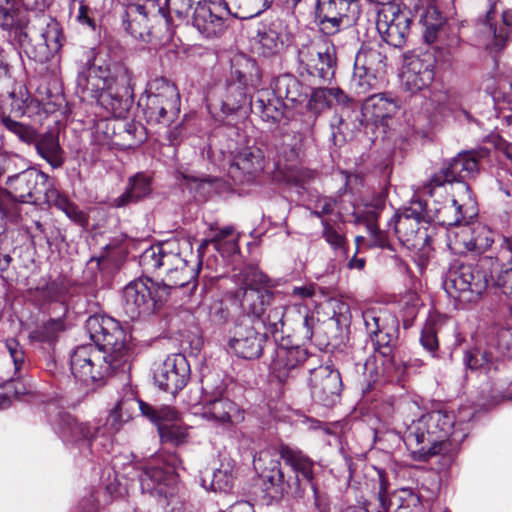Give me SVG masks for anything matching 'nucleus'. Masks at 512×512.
<instances>
[{
    "label": "nucleus",
    "instance_id": "29",
    "mask_svg": "<svg viewBox=\"0 0 512 512\" xmlns=\"http://www.w3.org/2000/svg\"><path fill=\"white\" fill-rule=\"evenodd\" d=\"M202 416L220 424L238 423L243 419L238 406L228 398H215L203 406Z\"/></svg>",
    "mask_w": 512,
    "mask_h": 512
},
{
    "label": "nucleus",
    "instance_id": "43",
    "mask_svg": "<svg viewBox=\"0 0 512 512\" xmlns=\"http://www.w3.org/2000/svg\"><path fill=\"white\" fill-rule=\"evenodd\" d=\"M374 352L383 357L384 370L387 373L391 372L393 366V350L395 347V337L383 329L371 337Z\"/></svg>",
    "mask_w": 512,
    "mask_h": 512
},
{
    "label": "nucleus",
    "instance_id": "22",
    "mask_svg": "<svg viewBox=\"0 0 512 512\" xmlns=\"http://www.w3.org/2000/svg\"><path fill=\"white\" fill-rule=\"evenodd\" d=\"M280 458L284 463L292 468L296 474V479L292 485L295 492H301L304 488L301 487V480L305 481L317 496L318 488L314 482V462L302 451L282 445L279 450Z\"/></svg>",
    "mask_w": 512,
    "mask_h": 512
},
{
    "label": "nucleus",
    "instance_id": "44",
    "mask_svg": "<svg viewBox=\"0 0 512 512\" xmlns=\"http://www.w3.org/2000/svg\"><path fill=\"white\" fill-rule=\"evenodd\" d=\"M317 4L334 7V12L347 21V26L353 24L361 12L359 0H317Z\"/></svg>",
    "mask_w": 512,
    "mask_h": 512
},
{
    "label": "nucleus",
    "instance_id": "11",
    "mask_svg": "<svg viewBox=\"0 0 512 512\" xmlns=\"http://www.w3.org/2000/svg\"><path fill=\"white\" fill-rule=\"evenodd\" d=\"M160 269L165 273V279L159 283L168 288L169 295L172 290L185 286L189 287L190 293L196 289L198 268L189 265V260L181 255L177 243L163 244Z\"/></svg>",
    "mask_w": 512,
    "mask_h": 512
},
{
    "label": "nucleus",
    "instance_id": "30",
    "mask_svg": "<svg viewBox=\"0 0 512 512\" xmlns=\"http://www.w3.org/2000/svg\"><path fill=\"white\" fill-rule=\"evenodd\" d=\"M434 69L431 59L414 58L409 63V70L405 73V86L415 93L428 87L434 79Z\"/></svg>",
    "mask_w": 512,
    "mask_h": 512
},
{
    "label": "nucleus",
    "instance_id": "20",
    "mask_svg": "<svg viewBox=\"0 0 512 512\" xmlns=\"http://www.w3.org/2000/svg\"><path fill=\"white\" fill-rule=\"evenodd\" d=\"M189 375L185 356L173 354L155 369L154 380L160 389L174 395L186 385Z\"/></svg>",
    "mask_w": 512,
    "mask_h": 512
},
{
    "label": "nucleus",
    "instance_id": "3",
    "mask_svg": "<svg viewBox=\"0 0 512 512\" xmlns=\"http://www.w3.org/2000/svg\"><path fill=\"white\" fill-rule=\"evenodd\" d=\"M0 26L4 30L15 28L21 44L32 48L30 57L36 61L47 59L61 47L60 24L49 15L35 12L22 25L15 17L14 0H0Z\"/></svg>",
    "mask_w": 512,
    "mask_h": 512
},
{
    "label": "nucleus",
    "instance_id": "1",
    "mask_svg": "<svg viewBox=\"0 0 512 512\" xmlns=\"http://www.w3.org/2000/svg\"><path fill=\"white\" fill-rule=\"evenodd\" d=\"M86 328L93 343L75 348L70 356V369L89 391L114 373L129 371L134 350L129 336L111 317L91 316Z\"/></svg>",
    "mask_w": 512,
    "mask_h": 512
},
{
    "label": "nucleus",
    "instance_id": "31",
    "mask_svg": "<svg viewBox=\"0 0 512 512\" xmlns=\"http://www.w3.org/2000/svg\"><path fill=\"white\" fill-rule=\"evenodd\" d=\"M476 216V209L473 204L467 206L460 204L458 200L452 199L449 204L437 210L439 223L445 226H459L461 229L468 225L470 220Z\"/></svg>",
    "mask_w": 512,
    "mask_h": 512
},
{
    "label": "nucleus",
    "instance_id": "56",
    "mask_svg": "<svg viewBox=\"0 0 512 512\" xmlns=\"http://www.w3.org/2000/svg\"><path fill=\"white\" fill-rule=\"evenodd\" d=\"M502 19L505 27H500L499 30H494V45L498 50L504 48L508 39V28L512 26V10L503 12Z\"/></svg>",
    "mask_w": 512,
    "mask_h": 512
},
{
    "label": "nucleus",
    "instance_id": "38",
    "mask_svg": "<svg viewBox=\"0 0 512 512\" xmlns=\"http://www.w3.org/2000/svg\"><path fill=\"white\" fill-rule=\"evenodd\" d=\"M364 110L375 120H384L393 116L398 110L396 100L383 93L369 96L364 102Z\"/></svg>",
    "mask_w": 512,
    "mask_h": 512
},
{
    "label": "nucleus",
    "instance_id": "39",
    "mask_svg": "<svg viewBox=\"0 0 512 512\" xmlns=\"http://www.w3.org/2000/svg\"><path fill=\"white\" fill-rule=\"evenodd\" d=\"M38 154L45 159L52 168L57 169L63 165L64 158L59 145L58 137L52 133L41 135L35 143Z\"/></svg>",
    "mask_w": 512,
    "mask_h": 512
},
{
    "label": "nucleus",
    "instance_id": "58",
    "mask_svg": "<svg viewBox=\"0 0 512 512\" xmlns=\"http://www.w3.org/2000/svg\"><path fill=\"white\" fill-rule=\"evenodd\" d=\"M431 424H436L442 439H446L453 426V419L447 413L441 411L432 412Z\"/></svg>",
    "mask_w": 512,
    "mask_h": 512
},
{
    "label": "nucleus",
    "instance_id": "2",
    "mask_svg": "<svg viewBox=\"0 0 512 512\" xmlns=\"http://www.w3.org/2000/svg\"><path fill=\"white\" fill-rule=\"evenodd\" d=\"M76 93L82 100H95L116 117H122L133 103L132 76L122 64L112 67L102 61L94 48L81 53Z\"/></svg>",
    "mask_w": 512,
    "mask_h": 512
},
{
    "label": "nucleus",
    "instance_id": "27",
    "mask_svg": "<svg viewBox=\"0 0 512 512\" xmlns=\"http://www.w3.org/2000/svg\"><path fill=\"white\" fill-rule=\"evenodd\" d=\"M308 358L306 349L299 346L284 347L276 349L275 356L270 364L271 373L280 381L284 382L291 371L304 363Z\"/></svg>",
    "mask_w": 512,
    "mask_h": 512
},
{
    "label": "nucleus",
    "instance_id": "55",
    "mask_svg": "<svg viewBox=\"0 0 512 512\" xmlns=\"http://www.w3.org/2000/svg\"><path fill=\"white\" fill-rule=\"evenodd\" d=\"M230 3L237 5L239 8L246 9L250 16L258 15L265 11L273 2V0H228Z\"/></svg>",
    "mask_w": 512,
    "mask_h": 512
},
{
    "label": "nucleus",
    "instance_id": "41",
    "mask_svg": "<svg viewBox=\"0 0 512 512\" xmlns=\"http://www.w3.org/2000/svg\"><path fill=\"white\" fill-rule=\"evenodd\" d=\"M315 22L319 26V29L326 35H334L338 33L343 26H347V21L334 12V7H322L318 4H316Z\"/></svg>",
    "mask_w": 512,
    "mask_h": 512
},
{
    "label": "nucleus",
    "instance_id": "51",
    "mask_svg": "<svg viewBox=\"0 0 512 512\" xmlns=\"http://www.w3.org/2000/svg\"><path fill=\"white\" fill-rule=\"evenodd\" d=\"M300 138L285 133L281 142L276 144V150L279 158L286 162H294L298 158Z\"/></svg>",
    "mask_w": 512,
    "mask_h": 512
},
{
    "label": "nucleus",
    "instance_id": "9",
    "mask_svg": "<svg viewBox=\"0 0 512 512\" xmlns=\"http://www.w3.org/2000/svg\"><path fill=\"white\" fill-rule=\"evenodd\" d=\"M386 71V55L379 46L364 45L355 57L351 87L358 95L378 87Z\"/></svg>",
    "mask_w": 512,
    "mask_h": 512
},
{
    "label": "nucleus",
    "instance_id": "50",
    "mask_svg": "<svg viewBox=\"0 0 512 512\" xmlns=\"http://www.w3.org/2000/svg\"><path fill=\"white\" fill-rule=\"evenodd\" d=\"M158 432L162 443L179 446L187 442L188 432L187 429L176 425L166 424L162 422L158 427Z\"/></svg>",
    "mask_w": 512,
    "mask_h": 512
},
{
    "label": "nucleus",
    "instance_id": "19",
    "mask_svg": "<svg viewBox=\"0 0 512 512\" xmlns=\"http://www.w3.org/2000/svg\"><path fill=\"white\" fill-rule=\"evenodd\" d=\"M299 61L309 75L323 82L330 81L336 71V48L332 44L324 47H303L299 50Z\"/></svg>",
    "mask_w": 512,
    "mask_h": 512
},
{
    "label": "nucleus",
    "instance_id": "64",
    "mask_svg": "<svg viewBox=\"0 0 512 512\" xmlns=\"http://www.w3.org/2000/svg\"><path fill=\"white\" fill-rule=\"evenodd\" d=\"M229 317V309L222 302H217L211 307L210 318L215 324L222 325L228 321Z\"/></svg>",
    "mask_w": 512,
    "mask_h": 512
},
{
    "label": "nucleus",
    "instance_id": "5",
    "mask_svg": "<svg viewBox=\"0 0 512 512\" xmlns=\"http://www.w3.org/2000/svg\"><path fill=\"white\" fill-rule=\"evenodd\" d=\"M123 23L131 36L154 46L162 45L171 38L167 21L145 4L128 5Z\"/></svg>",
    "mask_w": 512,
    "mask_h": 512
},
{
    "label": "nucleus",
    "instance_id": "10",
    "mask_svg": "<svg viewBox=\"0 0 512 512\" xmlns=\"http://www.w3.org/2000/svg\"><path fill=\"white\" fill-rule=\"evenodd\" d=\"M144 114L149 122L169 123L180 111V98L176 86L164 78L149 84Z\"/></svg>",
    "mask_w": 512,
    "mask_h": 512
},
{
    "label": "nucleus",
    "instance_id": "49",
    "mask_svg": "<svg viewBox=\"0 0 512 512\" xmlns=\"http://www.w3.org/2000/svg\"><path fill=\"white\" fill-rule=\"evenodd\" d=\"M64 331V323L60 319H51L31 332L30 338L39 342L54 343L58 335Z\"/></svg>",
    "mask_w": 512,
    "mask_h": 512
},
{
    "label": "nucleus",
    "instance_id": "57",
    "mask_svg": "<svg viewBox=\"0 0 512 512\" xmlns=\"http://www.w3.org/2000/svg\"><path fill=\"white\" fill-rule=\"evenodd\" d=\"M5 346L13 360L15 373H19L24 362H25V354L20 346L19 342L16 339H8L5 343Z\"/></svg>",
    "mask_w": 512,
    "mask_h": 512
},
{
    "label": "nucleus",
    "instance_id": "37",
    "mask_svg": "<svg viewBox=\"0 0 512 512\" xmlns=\"http://www.w3.org/2000/svg\"><path fill=\"white\" fill-rule=\"evenodd\" d=\"M345 104L348 97L340 88H317L311 93L308 108L315 114H320L330 108L333 103Z\"/></svg>",
    "mask_w": 512,
    "mask_h": 512
},
{
    "label": "nucleus",
    "instance_id": "53",
    "mask_svg": "<svg viewBox=\"0 0 512 512\" xmlns=\"http://www.w3.org/2000/svg\"><path fill=\"white\" fill-rule=\"evenodd\" d=\"M420 342L423 348L431 353L438 349L437 326L434 322H427L424 325L421 331Z\"/></svg>",
    "mask_w": 512,
    "mask_h": 512
},
{
    "label": "nucleus",
    "instance_id": "7",
    "mask_svg": "<svg viewBox=\"0 0 512 512\" xmlns=\"http://www.w3.org/2000/svg\"><path fill=\"white\" fill-rule=\"evenodd\" d=\"M242 286L237 290L236 297L240 300L243 318L260 319L271 306L273 293L267 289L268 277L254 267H247L239 274Z\"/></svg>",
    "mask_w": 512,
    "mask_h": 512
},
{
    "label": "nucleus",
    "instance_id": "4",
    "mask_svg": "<svg viewBox=\"0 0 512 512\" xmlns=\"http://www.w3.org/2000/svg\"><path fill=\"white\" fill-rule=\"evenodd\" d=\"M169 297L168 288L150 278L129 282L122 291L121 309L127 319L134 321L155 314Z\"/></svg>",
    "mask_w": 512,
    "mask_h": 512
},
{
    "label": "nucleus",
    "instance_id": "16",
    "mask_svg": "<svg viewBox=\"0 0 512 512\" xmlns=\"http://www.w3.org/2000/svg\"><path fill=\"white\" fill-rule=\"evenodd\" d=\"M139 481L142 492L168 498L174 494L177 474L169 462L154 459L144 467Z\"/></svg>",
    "mask_w": 512,
    "mask_h": 512
},
{
    "label": "nucleus",
    "instance_id": "14",
    "mask_svg": "<svg viewBox=\"0 0 512 512\" xmlns=\"http://www.w3.org/2000/svg\"><path fill=\"white\" fill-rule=\"evenodd\" d=\"M410 11L397 6H383L377 10L376 28L390 46L402 48L410 33Z\"/></svg>",
    "mask_w": 512,
    "mask_h": 512
},
{
    "label": "nucleus",
    "instance_id": "47",
    "mask_svg": "<svg viewBox=\"0 0 512 512\" xmlns=\"http://www.w3.org/2000/svg\"><path fill=\"white\" fill-rule=\"evenodd\" d=\"M137 409L141 414L156 424L158 427L162 422L173 421L177 418V412L169 406L154 407L147 402L137 399Z\"/></svg>",
    "mask_w": 512,
    "mask_h": 512
},
{
    "label": "nucleus",
    "instance_id": "33",
    "mask_svg": "<svg viewBox=\"0 0 512 512\" xmlns=\"http://www.w3.org/2000/svg\"><path fill=\"white\" fill-rule=\"evenodd\" d=\"M152 192L151 178L144 173L130 177L124 193L113 200V206L120 208L148 197Z\"/></svg>",
    "mask_w": 512,
    "mask_h": 512
},
{
    "label": "nucleus",
    "instance_id": "28",
    "mask_svg": "<svg viewBox=\"0 0 512 512\" xmlns=\"http://www.w3.org/2000/svg\"><path fill=\"white\" fill-rule=\"evenodd\" d=\"M251 110L264 121L280 122L284 116V104L269 89L258 90L250 100Z\"/></svg>",
    "mask_w": 512,
    "mask_h": 512
},
{
    "label": "nucleus",
    "instance_id": "63",
    "mask_svg": "<svg viewBox=\"0 0 512 512\" xmlns=\"http://www.w3.org/2000/svg\"><path fill=\"white\" fill-rule=\"evenodd\" d=\"M388 485L389 483L385 478L384 474L379 473V487L377 492V498L382 510H379L378 512H387L390 506V500L387 497Z\"/></svg>",
    "mask_w": 512,
    "mask_h": 512
},
{
    "label": "nucleus",
    "instance_id": "15",
    "mask_svg": "<svg viewBox=\"0 0 512 512\" xmlns=\"http://www.w3.org/2000/svg\"><path fill=\"white\" fill-rule=\"evenodd\" d=\"M487 156V150H470L458 153L450 161L443 164L435 173L430 183L442 186L445 183L460 182L473 178L480 171V161Z\"/></svg>",
    "mask_w": 512,
    "mask_h": 512
},
{
    "label": "nucleus",
    "instance_id": "54",
    "mask_svg": "<svg viewBox=\"0 0 512 512\" xmlns=\"http://www.w3.org/2000/svg\"><path fill=\"white\" fill-rule=\"evenodd\" d=\"M2 123L9 131L18 135L24 142H31L35 138L34 131L31 128L11 119L10 117H3Z\"/></svg>",
    "mask_w": 512,
    "mask_h": 512
},
{
    "label": "nucleus",
    "instance_id": "62",
    "mask_svg": "<svg viewBox=\"0 0 512 512\" xmlns=\"http://www.w3.org/2000/svg\"><path fill=\"white\" fill-rule=\"evenodd\" d=\"M323 224V236L326 241L334 248H342L345 244V238L327 222H323Z\"/></svg>",
    "mask_w": 512,
    "mask_h": 512
},
{
    "label": "nucleus",
    "instance_id": "46",
    "mask_svg": "<svg viewBox=\"0 0 512 512\" xmlns=\"http://www.w3.org/2000/svg\"><path fill=\"white\" fill-rule=\"evenodd\" d=\"M47 204L54 205L63 211L69 219L81 226H86L88 223L87 215L82 210H80L75 203L61 195L56 189L55 195L49 199Z\"/></svg>",
    "mask_w": 512,
    "mask_h": 512
},
{
    "label": "nucleus",
    "instance_id": "34",
    "mask_svg": "<svg viewBox=\"0 0 512 512\" xmlns=\"http://www.w3.org/2000/svg\"><path fill=\"white\" fill-rule=\"evenodd\" d=\"M280 25V21L276 20L270 24H260L255 30L254 39L266 57L279 53L283 48L284 42L278 31Z\"/></svg>",
    "mask_w": 512,
    "mask_h": 512
},
{
    "label": "nucleus",
    "instance_id": "36",
    "mask_svg": "<svg viewBox=\"0 0 512 512\" xmlns=\"http://www.w3.org/2000/svg\"><path fill=\"white\" fill-rule=\"evenodd\" d=\"M463 361L467 368L489 375L498 369V358L487 347H475L465 352Z\"/></svg>",
    "mask_w": 512,
    "mask_h": 512
},
{
    "label": "nucleus",
    "instance_id": "32",
    "mask_svg": "<svg viewBox=\"0 0 512 512\" xmlns=\"http://www.w3.org/2000/svg\"><path fill=\"white\" fill-rule=\"evenodd\" d=\"M235 480V466L230 461L221 462L215 470H205L202 473V486L214 492H228Z\"/></svg>",
    "mask_w": 512,
    "mask_h": 512
},
{
    "label": "nucleus",
    "instance_id": "17",
    "mask_svg": "<svg viewBox=\"0 0 512 512\" xmlns=\"http://www.w3.org/2000/svg\"><path fill=\"white\" fill-rule=\"evenodd\" d=\"M267 333H261L252 319L243 318L235 327L229 348L239 357L253 360L262 355Z\"/></svg>",
    "mask_w": 512,
    "mask_h": 512
},
{
    "label": "nucleus",
    "instance_id": "48",
    "mask_svg": "<svg viewBox=\"0 0 512 512\" xmlns=\"http://www.w3.org/2000/svg\"><path fill=\"white\" fill-rule=\"evenodd\" d=\"M247 100L245 88L238 83H231L227 86L225 98L222 101V110L225 113H232L240 109Z\"/></svg>",
    "mask_w": 512,
    "mask_h": 512
},
{
    "label": "nucleus",
    "instance_id": "6",
    "mask_svg": "<svg viewBox=\"0 0 512 512\" xmlns=\"http://www.w3.org/2000/svg\"><path fill=\"white\" fill-rule=\"evenodd\" d=\"M7 189L3 192L15 202L28 204H44L55 195V188L44 172L29 168L15 175H11L6 181Z\"/></svg>",
    "mask_w": 512,
    "mask_h": 512
},
{
    "label": "nucleus",
    "instance_id": "18",
    "mask_svg": "<svg viewBox=\"0 0 512 512\" xmlns=\"http://www.w3.org/2000/svg\"><path fill=\"white\" fill-rule=\"evenodd\" d=\"M310 391L315 402L325 407L335 405L341 395L342 380L338 370L320 366L310 372Z\"/></svg>",
    "mask_w": 512,
    "mask_h": 512
},
{
    "label": "nucleus",
    "instance_id": "40",
    "mask_svg": "<svg viewBox=\"0 0 512 512\" xmlns=\"http://www.w3.org/2000/svg\"><path fill=\"white\" fill-rule=\"evenodd\" d=\"M427 2L426 11L421 17V22L425 27L423 36L427 43H433L437 39L439 32L444 27L446 19L439 9L433 4L434 0H427Z\"/></svg>",
    "mask_w": 512,
    "mask_h": 512
},
{
    "label": "nucleus",
    "instance_id": "35",
    "mask_svg": "<svg viewBox=\"0 0 512 512\" xmlns=\"http://www.w3.org/2000/svg\"><path fill=\"white\" fill-rule=\"evenodd\" d=\"M59 430L61 436L67 441L85 440L91 442L99 428L85 422H79L73 416L65 414L60 416Z\"/></svg>",
    "mask_w": 512,
    "mask_h": 512
},
{
    "label": "nucleus",
    "instance_id": "13",
    "mask_svg": "<svg viewBox=\"0 0 512 512\" xmlns=\"http://www.w3.org/2000/svg\"><path fill=\"white\" fill-rule=\"evenodd\" d=\"M428 223L425 207L422 202L417 201L396 216L393 228L404 246L409 249H422L429 239Z\"/></svg>",
    "mask_w": 512,
    "mask_h": 512
},
{
    "label": "nucleus",
    "instance_id": "8",
    "mask_svg": "<svg viewBox=\"0 0 512 512\" xmlns=\"http://www.w3.org/2000/svg\"><path fill=\"white\" fill-rule=\"evenodd\" d=\"M449 296L461 302H476L488 287L487 273L471 264L452 265L444 280Z\"/></svg>",
    "mask_w": 512,
    "mask_h": 512
},
{
    "label": "nucleus",
    "instance_id": "25",
    "mask_svg": "<svg viewBox=\"0 0 512 512\" xmlns=\"http://www.w3.org/2000/svg\"><path fill=\"white\" fill-rule=\"evenodd\" d=\"M220 6L212 2L197 1L192 12V24L205 37H215L224 30L223 17L218 13Z\"/></svg>",
    "mask_w": 512,
    "mask_h": 512
},
{
    "label": "nucleus",
    "instance_id": "61",
    "mask_svg": "<svg viewBox=\"0 0 512 512\" xmlns=\"http://www.w3.org/2000/svg\"><path fill=\"white\" fill-rule=\"evenodd\" d=\"M115 408L120 414H122L124 420L129 422L137 410V399L133 396L124 397L117 403Z\"/></svg>",
    "mask_w": 512,
    "mask_h": 512
},
{
    "label": "nucleus",
    "instance_id": "52",
    "mask_svg": "<svg viewBox=\"0 0 512 512\" xmlns=\"http://www.w3.org/2000/svg\"><path fill=\"white\" fill-rule=\"evenodd\" d=\"M163 244L151 246L140 256V264L146 270H156L161 267Z\"/></svg>",
    "mask_w": 512,
    "mask_h": 512
},
{
    "label": "nucleus",
    "instance_id": "26",
    "mask_svg": "<svg viewBox=\"0 0 512 512\" xmlns=\"http://www.w3.org/2000/svg\"><path fill=\"white\" fill-rule=\"evenodd\" d=\"M104 127L106 133L112 130L108 138L113 144L125 149L137 147L145 139L144 127L133 122L113 120L101 121L98 128Z\"/></svg>",
    "mask_w": 512,
    "mask_h": 512
},
{
    "label": "nucleus",
    "instance_id": "42",
    "mask_svg": "<svg viewBox=\"0 0 512 512\" xmlns=\"http://www.w3.org/2000/svg\"><path fill=\"white\" fill-rule=\"evenodd\" d=\"M271 91L281 100L287 99L291 102H296L302 95V86L295 76L283 74L275 79L273 90Z\"/></svg>",
    "mask_w": 512,
    "mask_h": 512
},
{
    "label": "nucleus",
    "instance_id": "12",
    "mask_svg": "<svg viewBox=\"0 0 512 512\" xmlns=\"http://www.w3.org/2000/svg\"><path fill=\"white\" fill-rule=\"evenodd\" d=\"M432 412L414 421L405 433V443L409 447L420 446L416 451L422 460L432 456L445 454L450 450L451 443L442 439L436 424H431Z\"/></svg>",
    "mask_w": 512,
    "mask_h": 512
},
{
    "label": "nucleus",
    "instance_id": "45",
    "mask_svg": "<svg viewBox=\"0 0 512 512\" xmlns=\"http://www.w3.org/2000/svg\"><path fill=\"white\" fill-rule=\"evenodd\" d=\"M285 307L282 305L268 307L260 319H252L257 327L264 326L268 333L276 336L283 331Z\"/></svg>",
    "mask_w": 512,
    "mask_h": 512
},
{
    "label": "nucleus",
    "instance_id": "59",
    "mask_svg": "<svg viewBox=\"0 0 512 512\" xmlns=\"http://www.w3.org/2000/svg\"><path fill=\"white\" fill-rule=\"evenodd\" d=\"M319 323V319L312 314H306L301 326L297 329V334L302 341H309L313 337L314 328Z\"/></svg>",
    "mask_w": 512,
    "mask_h": 512
},
{
    "label": "nucleus",
    "instance_id": "21",
    "mask_svg": "<svg viewBox=\"0 0 512 512\" xmlns=\"http://www.w3.org/2000/svg\"><path fill=\"white\" fill-rule=\"evenodd\" d=\"M265 166L264 153L257 147H247L235 155L228 173L235 183H246L258 177Z\"/></svg>",
    "mask_w": 512,
    "mask_h": 512
},
{
    "label": "nucleus",
    "instance_id": "24",
    "mask_svg": "<svg viewBox=\"0 0 512 512\" xmlns=\"http://www.w3.org/2000/svg\"><path fill=\"white\" fill-rule=\"evenodd\" d=\"M253 465L265 481H267L277 494L288 493L292 485L285 479L280 468L279 459L275 458L269 450L260 451L253 459Z\"/></svg>",
    "mask_w": 512,
    "mask_h": 512
},
{
    "label": "nucleus",
    "instance_id": "60",
    "mask_svg": "<svg viewBox=\"0 0 512 512\" xmlns=\"http://www.w3.org/2000/svg\"><path fill=\"white\" fill-rule=\"evenodd\" d=\"M497 347L503 355L512 357V329L501 328L497 331Z\"/></svg>",
    "mask_w": 512,
    "mask_h": 512
},
{
    "label": "nucleus",
    "instance_id": "23",
    "mask_svg": "<svg viewBox=\"0 0 512 512\" xmlns=\"http://www.w3.org/2000/svg\"><path fill=\"white\" fill-rule=\"evenodd\" d=\"M494 243V232L487 226L477 223L473 226L464 225L455 235V249L463 253L465 251L477 254L484 253Z\"/></svg>",
    "mask_w": 512,
    "mask_h": 512
}]
</instances>
